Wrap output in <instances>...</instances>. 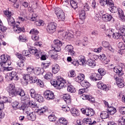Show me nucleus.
<instances>
[{
  "instance_id": "f257e3e1",
  "label": "nucleus",
  "mask_w": 125,
  "mask_h": 125,
  "mask_svg": "<svg viewBox=\"0 0 125 125\" xmlns=\"http://www.w3.org/2000/svg\"><path fill=\"white\" fill-rule=\"evenodd\" d=\"M34 69L28 67L26 68L27 74H23V79L25 81V83H28V81H30L31 83H35L38 81V78L36 77V74L34 73Z\"/></svg>"
},
{
  "instance_id": "f03ea898",
  "label": "nucleus",
  "mask_w": 125,
  "mask_h": 125,
  "mask_svg": "<svg viewBox=\"0 0 125 125\" xmlns=\"http://www.w3.org/2000/svg\"><path fill=\"white\" fill-rule=\"evenodd\" d=\"M63 42H61L60 40H55L54 41V45L53 47L55 50L51 51V56L54 60H57L58 59V54L57 52L61 51V46H62Z\"/></svg>"
},
{
  "instance_id": "7ed1b4c3",
  "label": "nucleus",
  "mask_w": 125,
  "mask_h": 125,
  "mask_svg": "<svg viewBox=\"0 0 125 125\" xmlns=\"http://www.w3.org/2000/svg\"><path fill=\"white\" fill-rule=\"evenodd\" d=\"M5 15H6L9 25L13 27L14 31H15V27L16 24L15 23V20L13 17H11V12L9 11H5L4 12Z\"/></svg>"
},
{
  "instance_id": "20e7f679",
  "label": "nucleus",
  "mask_w": 125,
  "mask_h": 125,
  "mask_svg": "<svg viewBox=\"0 0 125 125\" xmlns=\"http://www.w3.org/2000/svg\"><path fill=\"white\" fill-rule=\"evenodd\" d=\"M52 85H54L55 87L58 86V88L59 89H61L62 87H64L65 85V83H66V81L65 80H63L62 78H59L57 81H52L51 82Z\"/></svg>"
},
{
  "instance_id": "39448f33",
  "label": "nucleus",
  "mask_w": 125,
  "mask_h": 125,
  "mask_svg": "<svg viewBox=\"0 0 125 125\" xmlns=\"http://www.w3.org/2000/svg\"><path fill=\"white\" fill-rule=\"evenodd\" d=\"M29 19L30 21H35V24L36 26H42V21L39 20V17L35 13L29 15Z\"/></svg>"
},
{
  "instance_id": "423d86ee",
  "label": "nucleus",
  "mask_w": 125,
  "mask_h": 125,
  "mask_svg": "<svg viewBox=\"0 0 125 125\" xmlns=\"http://www.w3.org/2000/svg\"><path fill=\"white\" fill-rule=\"evenodd\" d=\"M6 90L9 92L10 96L13 97L15 96V93H16V88H15V84L12 83L9 84L6 88Z\"/></svg>"
},
{
  "instance_id": "0eeeda50",
  "label": "nucleus",
  "mask_w": 125,
  "mask_h": 125,
  "mask_svg": "<svg viewBox=\"0 0 125 125\" xmlns=\"http://www.w3.org/2000/svg\"><path fill=\"white\" fill-rule=\"evenodd\" d=\"M55 14H56L59 20L60 21H65V13L60 8H57L55 10Z\"/></svg>"
},
{
  "instance_id": "6e6552de",
  "label": "nucleus",
  "mask_w": 125,
  "mask_h": 125,
  "mask_svg": "<svg viewBox=\"0 0 125 125\" xmlns=\"http://www.w3.org/2000/svg\"><path fill=\"white\" fill-rule=\"evenodd\" d=\"M56 26L57 24L55 22H52L49 23L46 27L47 32L49 34H53L56 31Z\"/></svg>"
},
{
  "instance_id": "1a4fd4ad",
  "label": "nucleus",
  "mask_w": 125,
  "mask_h": 125,
  "mask_svg": "<svg viewBox=\"0 0 125 125\" xmlns=\"http://www.w3.org/2000/svg\"><path fill=\"white\" fill-rule=\"evenodd\" d=\"M29 34L32 35V40L34 42L38 41L40 40V36H39V31L35 29H32L30 30Z\"/></svg>"
},
{
  "instance_id": "9d476101",
  "label": "nucleus",
  "mask_w": 125,
  "mask_h": 125,
  "mask_svg": "<svg viewBox=\"0 0 125 125\" xmlns=\"http://www.w3.org/2000/svg\"><path fill=\"white\" fill-rule=\"evenodd\" d=\"M58 33L60 34V35H62L63 38L66 40H71V39H72V38L73 37L72 33L66 32L63 30L59 31Z\"/></svg>"
},
{
  "instance_id": "9b49d317",
  "label": "nucleus",
  "mask_w": 125,
  "mask_h": 125,
  "mask_svg": "<svg viewBox=\"0 0 125 125\" xmlns=\"http://www.w3.org/2000/svg\"><path fill=\"white\" fill-rule=\"evenodd\" d=\"M44 97L47 100H53L54 99V94L50 90H46L44 92Z\"/></svg>"
},
{
  "instance_id": "f8f14e48",
  "label": "nucleus",
  "mask_w": 125,
  "mask_h": 125,
  "mask_svg": "<svg viewBox=\"0 0 125 125\" xmlns=\"http://www.w3.org/2000/svg\"><path fill=\"white\" fill-rule=\"evenodd\" d=\"M116 83L119 87L122 88L125 86V82H124V78L121 76L116 77L115 78Z\"/></svg>"
},
{
  "instance_id": "ddd939ff",
  "label": "nucleus",
  "mask_w": 125,
  "mask_h": 125,
  "mask_svg": "<svg viewBox=\"0 0 125 125\" xmlns=\"http://www.w3.org/2000/svg\"><path fill=\"white\" fill-rule=\"evenodd\" d=\"M30 54H35V57L37 59H39L42 55L41 54V51H38V49L35 47H32L29 49Z\"/></svg>"
},
{
  "instance_id": "4468645a",
  "label": "nucleus",
  "mask_w": 125,
  "mask_h": 125,
  "mask_svg": "<svg viewBox=\"0 0 125 125\" xmlns=\"http://www.w3.org/2000/svg\"><path fill=\"white\" fill-rule=\"evenodd\" d=\"M124 69V65L123 66H121V65L116 66L114 67L113 70L115 73H118L119 76H123L124 71L123 70Z\"/></svg>"
},
{
  "instance_id": "2eb2a0df",
  "label": "nucleus",
  "mask_w": 125,
  "mask_h": 125,
  "mask_svg": "<svg viewBox=\"0 0 125 125\" xmlns=\"http://www.w3.org/2000/svg\"><path fill=\"white\" fill-rule=\"evenodd\" d=\"M19 105V104L18 103L17 104V108H18L20 110H22V111H27L26 113H28L29 109H30V106H29V104H23L21 105H19L18 107V105Z\"/></svg>"
},
{
  "instance_id": "dca6fc26",
  "label": "nucleus",
  "mask_w": 125,
  "mask_h": 125,
  "mask_svg": "<svg viewBox=\"0 0 125 125\" xmlns=\"http://www.w3.org/2000/svg\"><path fill=\"white\" fill-rule=\"evenodd\" d=\"M90 79L91 81H95V82H96V81H100V80L102 79V76L101 74L93 73L90 77Z\"/></svg>"
},
{
  "instance_id": "f3484780",
  "label": "nucleus",
  "mask_w": 125,
  "mask_h": 125,
  "mask_svg": "<svg viewBox=\"0 0 125 125\" xmlns=\"http://www.w3.org/2000/svg\"><path fill=\"white\" fill-rule=\"evenodd\" d=\"M100 3L101 5L104 6L107 4L110 5V7L114 5V1L112 0H100Z\"/></svg>"
},
{
  "instance_id": "a211bd4d",
  "label": "nucleus",
  "mask_w": 125,
  "mask_h": 125,
  "mask_svg": "<svg viewBox=\"0 0 125 125\" xmlns=\"http://www.w3.org/2000/svg\"><path fill=\"white\" fill-rule=\"evenodd\" d=\"M16 77V72L12 71L11 73H7L5 78L7 81H12Z\"/></svg>"
},
{
  "instance_id": "6ab92c4d",
  "label": "nucleus",
  "mask_w": 125,
  "mask_h": 125,
  "mask_svg": "<svg viewBox=\"0 0 125 125\" xmlns=\"http://www.w3.org/2000/svg\"><path fill=\"white\" fill-rule=\"evenodd\" d=\"M77 62H78L79 65H81V66H84V65H85V58H84V56L83 55L80 56Z\"/></svg>"
},
{
  "instance_id": "aec40b11",
  "label": "nucleus",
  "mask_w": 125,
  "mask_h": 125,
  "mask_svg": "<svg viewBox=\"0 0 125 125\" xmlns=\"http://www.w3.org/2000/svg\"><path fill=\"white\" fill-rule=\"evenodd\" d=\"M62 99L64 100L66 104H71V96H70V95H69V94H64L62 97Z\"/></svg>"
},
{
  "instance_id": "412c9836",
  "label": "nucleus",
  "mask_w": 125,
  "mask_h": 125,
  "mask_svg": "<svg viewBox=\"0 0 125 125\" xmlns=\"http://www.w3.org/2000/svg\"><path fill=\"white\" fill-rule=\"evenodd\" d=\"M102 18L104 21L109 22L112 20L113 17L108 14H105L102 16Z\"/></svg>"
},
{
  "instance_id": "4be33fe9",
  "label": "nucleus",
  "mask_w": 125,
  "mask_h": 125,
  "mask_svg": "<svg viewBox=\"0 0 125 125\" xmlns=\"http://www.w3.org/2000/svg\"><path fill=\"white\" fill-rule=\"evenodd\" d=\"M83 80H84V75L82 74H80L77 77L75 78V82L81 83L84 81Z\"/></svg>"
},
{
  "instance_id": "5701e85b",
  "label": "nucleus",
  "mask_w": 125,
  "mask_h": 125,
  "mask_svg": "<svg viewBox=\"0 0 125 125\" xmlns=\"http://www.w3.org/2000/svg\"><path fill=\"white\" fill-rule=\"evenodd\" d=\"M27 119L30 120V121H35L37 119V116L35 112H32L31 113H27Z\"/></svg>"
},
{
  "instance_id": "b1692460",
  "label": "nucleus",
  "mask_w": 125,
  "mask_h": 125,
  "mask_svg": "<svg viewBox=\"0 0 125 125\" xmlns=\"http://www.w3.org/2000/svg\"><path fill=\"white\" fill-rule=\"evenodd\" d=\"M86 116H87V117H92L95 114V112L92 108H86Z\"/></svg>"
},
{
  "instance_id": "393cba45",
  "label": "nucleus",
  "mask_w": 125,
  "mask_h": 125,
  "mask_svg": "<svg viewBox=\"0 0 125 125\" xmlns=\"http://www.w3.org/2000/svg\"><path fill=\"white\" fill-rule=\"evenodd\" d=\"M21 100L23 104H29V103H30V102L31 101H30V97H29V96L21 97Z\"/></svg>"
},
{
  "instance_id": "a878e982",
  "label": "nucleus",
  "mask_w": 125,
  "mask_h": 125,
  "mask_svg": "<svg viewBox=\"0 0 125 125\" xmlns=\"http://www.w3.org/2000/svg\"><path fill=\"white\" fill-rule=\"evenodd\" d=\"M0 58L1 59V63L6 62L8 61V60H10V57L8 55H2L0 56Z\"/></svg>"
},
{
  "instance_id": "bb28decb",
  "label": "nucleus",
  "mask_w": 125,
  "mask_h": 125,
  "mask_svg": "<svg viewBox=\"0 0 125 125\" xmlns=\"http://www.w3.org/2000/svg\"><path fill=\"white\" fill-rule=\"evenodd\" d=\"M87 64L90 67H92V68H94L96 66V62L95 60H93L92 59H89L87 62Z\"/></svg>"
},
{
  "instance_id": "cd10ccee",
  "label": "nucleus",
  "mask_w": 125,
  "mask_h": 125,
  "mask_svg": "<svg viewBox=\"0 0 125 125\" xmlns=\"http://www.w3.org/2000/svg\"><path fill=\"white\" fill-rule=\"evenodd\" d=\"M52 69L53 73L54 74H57L58 72H59L60 70V67L57 64H54L52 66Z\"/></svg>"
},
{
  "instance_id": "c85d7f7f",
  "label": "nucleus",
  "mask_w": 125,
  "mask_h": 125,
  "mask_svg": "<svg viewBox=\"0 0 125 125\" xmlns=\"http://www.w3.org/2000/svg\"><path fill=\"white\" fill-rule=\"evenodd\" d=\"M97 86L98 88H100V89L104 90V91H106V90L108 89V87H107V85L104 84L103 83L101 82H99L98 83Z\"/></svg>"
},
{
  "instance_id": "c756f323",
  "label": "nucleus",
  "mask_w": 125,
  "mask_h": 125,
  "mask_svg": "<svg viewBox=\"0 0 125 125\" xmlns=\"http://www.w3.org/2000/svg\"><path fill=\"white\" fill-rule=\"evenodd\" d=\"M114 29H105L104 30V33L108 38H111L112 35H113V33H114Z\"/></svg>"
},
{
  "instance_id": "7c9ffc66",
  "label": "nucleus",
  "mask_w": 125,
  "mask_h": 125,
  "mask_svg": "<svg viewBox=\"0 0 125 125\" xmlns=\"http://www.w3.org/2000/svg\"><path fill=\"white\" fill-rule=\"evenodd\" d=\"M70 112L74 117H78L80 116V112H79V110L75 108H72L70 109Z\"/></svg>"
},
{
  "instance_id": "2f4dec72",
  "label": "nucleus",
  "mask_w": 125,
  "mask_h": 125,
  "mask_svg": "<svg viewBox=\"0 0 125 125\" xmlns=\"http://www.w3.org/2000/svg\"><path fill=\"white\" fill-rule=\"evenodd\" d=\"M83 122L87 125H92L96 124V121H92L91 119H85L83 120Z\"/></svg>"
},
{
  "instance_id": "473e14b6",
  "label": "nucleus",
  "mask_w": 125,
  "mask_h": 125,
  "mask_svg": "<svg viewBox=\"0 0 125 125\" xmlns=\"http://www.w3.org/2000/svg\"><path fill=\"white\" fill-rule=\"evenodd\" d=\"M16 95H19L21 97H22L25 95V92L22 88H18L16 91Z\"/></svg>"
},
{
  "instance_id": "72a5a7b5",
  "label": "nucleus",
  "mask_w": 125,
  "mask_h": 125,
  "mask_svg": "<svg viewBox=\"0 0 125 125\" xmlns=\"http://www.w3.org/2000/svg\"><path fill=\"white\" fill-rule=\"evenodd\" d=\"M112 36H113V38L114 39H115V40H118V39H122L123 38V34L120 33V32H113Z\"/></svg>"
},
{
  "instance_id": "f704fd0d",
  "label": "nucleus",
  "mask_w": 125,
  "mask_h": 125,
  "mask_svg": "<svg viewBox=\"0 0 125 125\" xmlns=\"http://www.w3.org/2000/svg\"><path fill=\"white\" fill-rule=\"evenodd\" d=\"M107 111L109 115H114V114L117 112V109L113 106H110L107 109Z\"/></svg>"
},
{
  "instance_id": "c9c22d12",
  "label": "nucleus",
  "mask_w": 125,
  "mask_h": 125,
  "mask_svg": "<svg viewBox=\"0 0 125 125\" xmlns=\"http://www.w3.org/2000/svg\"><path fill=\"white\" fill-rule=\"evenodd\" d=\"M10 65H11V61L10 60H8L7 62H4L1 64V67H2L4 69L7 67H8V66Z\"/></svg>"
},
{
  "instance_id": "e433bc0d",
  "label": "nucleus",
  "mask_w": 125,
  "mask_h": 125,
  "mask_svg": "<svg viewBox=\"0 0 125 125\" xmlns=\"http://www.w3.org/2000/svg\"><path fill=\"white\" fill-rule=\"evenodd\" d=\"M61 125H68V121L64 118H60L59 121Z\"/></svg>"
},
{
  "instance_id": "4c0bfd02",
  "label": "nucleus",
  "mask_w": 125,
  "mask_h": 125,
  "mask_svg": "<svg viewBox=\"0 0 125 125\" xmlns=\"http://www.w3.org/2000/svg\"><path fill=\"white\" fill-rule=\"evenodd\" d=\"M109 113L107 111H102L101 113L100 117L102 119H107L109 117Z\"/></svg>"
},
{
  "instance_id": "58836bf2",
  "label": "nucleus",
  "mask_w": 125,
  "mask_h": 125,
  "mask_svg": "<svg viewBox=\"0 0 125 125\" xmlns=\"http://www.w3.org/2000/svg\"><path fill=\"white\" fill-rule=\"evenodd\" d=\"M81 85L83 86V87H85V88H88V87H89L90 86V83H88L87 81H83L80 83Z\"/></svg>"
},
{
  "instance_id": "ea45409f",
  "label": "nucleus",
  "mask_w": 125,
  "mask_h": 125,
  "mask_svg": "<svg viewBox=\"0 0 125 125\" xmlns=\"http://www.w3.org/2000/svg\"><path fill=\"white\" fill-rule=\"evenodd\" d=\"M34 99H36L38 100V102H43L44 100L43 99V97L42 96V95L39 94H37L35 98Z\"/></svg>"
},
{
  "instance_id": "a19ab883",
  "label": "nucleus",
  "mask_w": 125,
  "mask_h": 125,
  "mask_svg": "<svg viewBox=\"0 0 125 125\" xmlns=\"http://www.w3.org/2000/svg\"><path fill=\"white\" fill-rule=\"evenodd\" d=\"M28 105L31 108H39V106L37 105V103L33 101H30V102H29Z\"/></svg>"
},
{
  "instance_id": "79ce46f5",
  "label": "nucleus",
  "mask_w": 125,
  "mask_h": 125,
  "mask_svg": "<svg viewBox=\"0 0 125 125\" xmlns=\"http://www.w3.org/2000/svg\"><path fill=\"white\" fill-rule=\"evenodd\" d=\"M80 19H81V20H83L84 19H85V12L84 10H81L80 13Z\"/></svg>"
},
{
  "instance_id": "37998d69",
  "label": "nucleus",
  "mask_w": 125,
  "mask_h": 125,
  "mask_svg": "<svg viewBox=\"0 0 125 125\" xmlns=\"http://www.w3.org/2000/svg\"><path fill=\"white\" fill-rule=\"evenodd\" d=\"M118 13L119 14V17L121 18L123 21H125V16L124 15V11L122 9H119L118 10Z\"/></svg>"
},
{
  "instance_id": "c03bdc74",
  "label": "nucleus",
  "mask_w": 125,
  "mask_h": 125,
  "mask_svg": "<svg viewBox=\"0 0 125 125\" xmlns=\"http://www.w3.org/2000/svg\"><path fill=\"white\" fill-rule=\"evenodd\" d=\"M109 10L112 13H115V12H117L118 11V8L116 6H114V5L111 6L109 8Z\"/></svg>"
},
{
  "instance_id": "a18cd8bd",
  "label": "nucleus",
  "mask_w": 125,
  "mask_h": 125,
  "mask_svg": "<svg viewBox=\"0 0 125 125\" xmlns=\"http://www.w3.org/2000/svg\"><path fill=\"white\" fill-rule=\"evenodd\" d=\"M52 77H53L52 73L48 72L45 75L44 78H45L46 80H51V79H52Z\"/></svg>"
},
{
  "instance_id": "49530a36",
  "label": "nucleus",
  "mask_w": 125,
  "mask_h": 125,
  "mask_svg": "<svg viewBox=\"0 0 125 125\" xmlns=\"http://www.w3.org/2000/svg\"><path fill=\"white\" fill-rule=\"evenodd\" d=\"M44 73V70L43 69L37 67L36 68V75H40V74H42V75H43V73Z\"/></svg>"
},
{
  "instance_id": "de8ad7c7",
  "label": "nucleus",
  "mask_w": 125,
  "mask_h": 125,
  "mask_svg": "<svg viewBox=\"0 0 125 125\" xmlns=\"http://www.w3.org/2000/svg\"><path fill=\"white\" fill-rule=\"evenodd\" d=\"M70 2V5L72 6V8H74V9H76V8L78 7V3H77L76 1L74 0H71Z\"/></svg>"
},
{
  "instance_id": "09e8293b",
  "label": "nucleus",
  "mask_w": 125,
  "mask_h": 125,
  "mask_svg": "<svg viewBox=\"0 0 125 125\" xmlns=\"http://www.w3.org/2000/svg\"><path fill=\"white\" fill-rule=\"evenodd\" d=\"M45 108L42 107L41 109H38L36 112L38 113L39 115H42V114H44V113H45Z\"/></svg>"
},
{
  "instance_id": "8fccbe9b",
  "label": "nucleus",
  "mask_w": 125,
  "mask_h": 125,
  "mask_svg": "<svg viewBox=\"0 0 125 125\" xmlns=\"http://www.w3.org/2000/svg\"><path fill=\"white\" fill-rule=\"evenodd\" d=\"M48 119L50 122H53L54 123L55 121H56V117H55V115L54 114H51L50 116H48Z\"/></svg>"
},
{
  "instance_id": "3c124183",
  "label": "nucleus",
  "mask_w": 125,
  "mask_h": 125,
  "mask_svg": "<svg viewBox=\"0 0 125 125\" xmlns=\"http://www.w3.org/2000/svg\"><path fill=\"white\" fill-rule=\"evenodd\" d=\"M67 91L73 93V92H75L76 90H75V88L72 85H70L67 86Z\"/></svg>"
},
{
  "instance_id": "603ef678",
  "label": "nucleus",
  "mask_w": 125,
  "mask_h": 125,
  "mask_svg": "<svg viewBox=\"0 0 125 125\" xmlns=\"http://www.w3.org/2000/svg\"><path fill=\"white\" fill-rule=\"evenodd\" d=\"M2 103L4 104V103H10L11 102V101L8 100V99L6 97H3L0 101Z\"/></svg>"
},
{
  "instance_id": "864d4df0",
  "label": "nucleus",
  "mask_w": 125,
  "mask_h": 125,
  "mask_svg": "<svg viewBox=\"0 0 125 125\" xmlns=\"http://www.w3.org/2000/svg\"><path fill=\"white\" fill-rule=\"evenodd\" d=\"M64 49L65 50L69 52V51H71V50H72V49H74V47L72 46V45H67L65 46Z\"/></svg>"
},
{
  "instance_id": "5fc2aeb1",
  "label": "nucleus",
  "mask_w": 125,
  "mask_h": 125,
  "mask_svg": "<svg viewBox=\"0 0 125 125\" xmlns=\"http://www.w3.org/2000/svg\"><path fill=\"white\" fill-rule=\"evenodd\" d=\"M30 95L32 98H35L37 96V94H36V91L34 89H31L30 90Z\"/></svg>"
},
{
  "instance_id": "6e6d98bb",
  "label": "nucleus",
  "mask_w": 125,
  "mask_h": 125,
  "mask_svg": "<svg viewBox=\"0 0 125 125\" xmlns=\"http://www.w3.org/2000/svg\"><path fill=\"white\" fill-rule=\"evenodd\" d=\"M16 33L17 34H20V33H21V32H24V29H23V28L19 27V25H18V24L16 26Z\"/></svg>"
},
{
  "instance_id": "4d7b16f0",
  "label": "nucleus",
  "mask_w": 125,
  "mask_h": 125,
  "mask_svg": "<svg viewBox=\"0 0 125 125\" xmlns=\"http://www.w3.org/2000/svg\"><path fill=\"white\" fill-rule=\"evenodd\" d=\"M20 42H26V37L24 35H20L19 37Z\"/></svg>"
},
{
  "instance_id": "13d9d810",
  "label": "nucleus",
  "mask_w": 125,
  "mask_h": 125,
  "mask_svg": "<svg viewBox=\"0 0 125 125\" xmlns=\"http://www.w3.org/2000/svg\"><path fill=\"white\" fill-rule=\"evenodd\" d=\"M98 72L99 73V74L101 75L102 77V76H104V75L106 74V72H105L104 69L99 68L98 69Z\"/></svg>"
},
{
  "instance_id": "bf43d9fd",
  "label": "nucleus",
  "mask_w": 125,
  "mask_h": 125,
  "mask_svg": "<svg viewBox=\"0 0 125 125\" xmlns=\"http://www.w3.org/2000/svg\"><path fill=\"white\" fill-rule=\"evenodd\" d=\"M6 27L3 26V24L2 22H0V31H1L2 32H4L6 31Z\"/></svg>"
},
{
  "instance_id": "052dcab7",
  "label": "nucleus",
  "mask_w": 125,
  "mask_h": 125,
  "mask_svg": "<svg viewBox=\"0 0 125 125\" xmlns=\"http://www.w3.org/2000/svg\"><path fill=\"white\" fill-rule=\"evenodd\" d=\"M22 54L24 56H28V57L30 56V50H23L22 51Z\"/></svg>"
},
{
  "instance_id": "680f3d73",
  "label": "nucleus",
  "mask_w": 125,
  "mask_h": 125,
  "mask_svg": "<svg viewBox=\"0 0 125 125\" xmlns=\"http://www.w3.org/2000/svg\"><path fill=\"white\" fill-rule=\"evenodd\" d=\"M102 44L104 47L105 48H108V46H109L110 44H109V42L106 41H103L102 42Z\"/></svg>"
},
{
  "instance_id": "e2e57ef3",
  "label": "nucleus",
  "mask_w": 125,
  "mask_h": 125,
  "mask_svg": "<svg viewBox=\"0 0 125 125\" xmlns=\"http://www.w3.org/2000/svg\"><path fill=\"white\" fill-rule=\"evenodd\" d=\"M62 109L64 112H69L70 111V107L66 105H62Z\"/></svg>"
},
{
  "instance_id": "0e129e2a",
  "label": "nucleus",
  "mask_w": 125,
  "mask_h": 125,
  "mask_svg": "<svg viewBox=\"0 0 125 125\" xmlns=\"http://www.w3.org/2000/svg\"><path fill=\"white\" fill-rule=\"evenodd\" d=\"M119 111L122 115H125V107H119Z\"/></svg>"
},
{
  "instance_id": "69168bd1",
  "label": "nucleus",
  "mask_w": 125,
  "mask_h": 125,
  "mask_svg": "<svg viewBox=\"0 0 125 125\" xmlns=\"http://www.w3.org/2000/svg\"><path fill=\"white\" fill-rule=\"evenodd\" d=\"M98 58L101 60V61H104L105 60H106V57H105V55L103 54L102 55H100L98 57Z\"/></svg>"
},
{
  "instance_id": "338daca9",
  "label": "nucleus",
  "mask_w": 125,
  "mask_h": 125,
  "mask_svg": "<svg viewBox=\"0 0 125 125\" xmlns=\"http://www.w3.org/2000/svg\"><path fill=\"white\" fill-rule=\"evenodd\" d=\"M119 33L122 34L123 35H125V28L124 27H121V28L119 29Z\"/></svg>"
},
{
  "instance_id": "774afa93",
  "label": "nucleus",
  "mask_w": 125,
  "mask_h": 125,
  "mask_svg": "<svg viewBox=\"0 0 125 125\" xmlns=\"http://www.w3.org/2000/svg\"><path fill=\"white\" fill-rule=\"evenodd\" d=\"M118 125H125V119H122L119 122Z\"/></svg>"
}]
</instances>
